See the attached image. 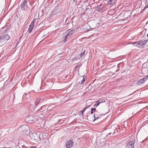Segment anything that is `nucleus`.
Listing matches in <instances>:
<instances>
[{
	"label": "nucleus",
	"mask_w": 148,
	"mask_h": 148,
	"mask_svg": "<svg viewBox=\"0 0 148 148\" xmlns=\"http://www.w3.org/2000/svg\"><path fill=\"white\" fill-rule=\"evenodd\" d=\"M26 119L29 121H32L34 120V118L32 116L30 115L26 118Z\"/></svg>",
	"instance_id": "nucleus-9"
},
{
	"label": "nucleus",
	"mask_w": 148,
	"mask_h": 148,
	"mask_svg": "<svg viewBox=\"0 0 148 148\" xmlns=\"http://www.w3.org/2000/svg\"><path fill=\"white\" fill-rule=\"evenodd\" d=\"M145 64H143V66H145Z\"/></svg>",
	"instance_id": "nucleus-27"
},
{
	"label": "nucleus",
	"mask_w": 148,
	"mask_h": 148,
	"mask_svg": "<svg viewBox=\"0 0 148 148\" xmlns=\"http://www.w3.org/2000/svg\"><path fill=\"white\" fill-rule=\"evenodd\" d=\"M148 40H148H147V41H146V42H147Z\"/></svg>",
	"instance_id": "nucleus-32"
},
{
	"label": "nucleus",
	"mask_w": 148,
	"mask_h": 148,
	"mask_svg": "<svg viewBox=\"0 0 148 148\" xmlns=\"http://www.w3.org/2000/svg\"><path fill=\"white\" fill-rule=\"evenodd\" d=\"M77 68V66H76L75 68Z\"/></svg>",
	"instance_id": "nucleus-28"
},
{
	"label": "nucleus",
	"mask_w": 148,
	"mask_h": 148,
	"mask_svg": "<svg viewBox=\"0 0 148 148\" xmlns=\"http://www.w3.org/2000/svg\"><path fill=\"white\" fill-rule=\"evenodd\" d=\"M24 127L26 128H29L28 126L27 125H24Z\"/></svg>",
	"instance_id": "nucleus-21"
},
{
	"label": "nucleus",
	"mask_w": 148,
	"mask_h": 148,
	"mask_svg": "<svg viewBox=\"0 0 148 148\" xmlns=\"http://www.w3.org/2000/svg\"><path fill=\"white\" fill-rule=\"evenodd\" d=\"M1 30L0 32V44H3L6 42L10 38L8 34H3Z\"/></svg>",
	"instance_id": "nucleus-2"
},
{
	"label": "nucleus",
	"mask_w": 148,
	"mask_h": 148,
	"mask_svg": "<svg viewBox=\"0 0 148 148\" xmlns=\"http://www.w3.org/2000/svg\"><path fill=\"white\" fill-rule=\"evenodd\" d=\"M91 109L92 110L95 111L96 110V109L95 108H91Z\"/></svg>",
	"instance_id": "nucleus-22"
},
{
	"label": "nucleus",
	"mask_w": 148,
	"mask_h": 148,
	"mask_svg": "<svg viewBox=\"0 0 148 148\" xmlns=\"http://www.w3.org/2000/svg\"><path fill=\"white\" fill-rule=\"evenodd\" d=\"M148 40H148H147V41H146V42H147Z\"/></svg>",
	"instance_id": "nucleus-30"
},
{
	"label": "nucleus",
	"mask_w": 148,
	"mask_h": 148,
	"mask_svg": "<svg viewBox=\"0 0 148 148\" xmlns=\"http://www.w3.org/2000/svg\"><path fill=\"white\" fill-rule=\"evenodd\" d=\"M32 135L34 137V140H37L38 138H39L40 136L38 133H33L32 134Z\"/></svg>",
	"instance_id": "nucleus-10"
},
{
	"label": "nucleus",
	"mask_w": 148,
	"mask_h": 148,
	"mask_svg": "<svg viewBox=\"0 0 148 148\" xmlns=\"http://www.w3.org/2000/svg\"><path fill=\"white\" fill-rule=\"evenodd\" d=\"M99 104L100 103H99L98 102V101H97L95 104V106H96V107H97Z\"/></svg>",
	"instance_id": "nucleus-20"
},
{
	"label": "nucleus",
	"mask_w": 148,
	"mask_h": 148,
	"mask_svg": "<svg viewBox=\"0 0 148 148\" xmlns=\"http://www.w3.org/2000/svg\"><path fill=\"white\" fill-rule=\"evenodd\" d=\"M115 2V1L114 0H109L108 2V5H110L112 4Z\"/></svg>",
	"instance_id": "nucleus-11"
},
{
	"label": "nucleus",
	"mask_w": 148,
	"mask_h": 148,
	"mask_svg": "<svg viewBox=\"0 0 148 148\" xmlns=\"http://www.w3.org/2000/svg\"><path fill=\"white\" fill-rule=\"evenodd\" d=\"M93 113V111L92 110V109H91V114H92Z\"/></svg>",
	"instance_id": "nucleus-25"
},
{
	"label": "nucleus",
	"mask_w": 148,
	"mask_h": 148,
	"mask_svg": "<svg viewBox=\"0 0 148 148\" xmlns=\"http://www.w3.org/2000/svg\"><path fill=\"white\" fill-rule=\"evenodd\" d=\"M73 142L72 140H69L67 141L66 143V146L68 148L71 147L73 145Z\"/></svg>",
	"instance_id": "nucleus-7"
},
{
	"label": "nucleus",
	"mask_w": 148,
	"mask_h": 148,
	"mask_svg": "<svg viewBox=\"0 0 148 148\" xmlns=\"http://www.w3.org/2000/svg\"><path fill=\"white\" fill-rule=\"evenodd\" d=\"M85 50L84 49L83 50V51H82L80 54V57L82 58L83 56L85 54Z\"/></svg>",
	"instance_id": "nucleus-19"
},
{
	"label": "nucleus",
	"mask_w": 148,
	"mask_h": 148,
	"mask_svg": "<svg viewBox=\"0 0 148 148\" xmlns=\"http://www.w3.org/2000/svg\"><path fill=\"white\" fill-rule=\"evenodd\" d=\"M30 148H36V147L34 146H32Z\"/></svg>",
	"instance_id": "nucleus-26"
},
{
	"label": "nucleus",
	"mask_w": 148,
	"mask_h": 148,
	"mask_svg": "<svg viewBox=\"0 0 148 148\" xmlns=\"http://www.w3.org/2000/svg\"><path fill=\"white\" fill-rule=\"evenodd\" d=\"M145 8H148V4H147V5H145Z\"/></svg>",
	"instance_id": "nucleus-24"
},
{
	"label": "nucleus",
	"mask_w": 148,
	"mask_h": 148,
	"mask_svg": "<svg viewBox=\"0 0 148 148\" xmlns=\"http://www.w3.org/2000/svg\"><path fill=\"white\" fill-rule=\"evenodd\" d=\"M40 101L41 99L40 98H38L37 99L34 103L35 106L38 104L40 102Z\"/></svg>",
	"instance_id": "nucleus-12"
},
{
	"label": "nucleus",
	"mask_w": 148,
	"mask_h": 148,
	"mask_svg": "<svg viewBox=\"0 0 148 148\" xmlns=\"http://www.w3.org/2000/svg\"><path fill=\"white\" fill-rule=\"evenodd\" d=\"M97 101L99 103H102L103 102H105V100L103 99H99Z\"/></svg>",
	"instance_id": "nucleus-17"
},
{
	"label": "nucleus",
	"mask_w": 148,
	"mask_h": 148,
	"mask_svg": "<svg viewBox=\"0 0 148 148\" xmlns=\"http://www.w3.org/2000/svg\"><path fill=\"white\" fill-rule=\"evenodd\" d=\"M90 105L88 106V107H86L85 108H84L83 110H82L81 111V113H82V115H83V112H84L85 110L87 108H88V107H90Z\"/></svg>",
	"instance_id": "nucleus-18"
},
{
	"label": "nucleus",
	"mask_w": 148,
	"mask_h": 148,
	"mask_svg": "<svg viewBox=\"0 0 148 148\" xmlns=\"http://www.w3.org/2000/svg\"><path fill=\"white\" fill-rule=\"evenodd\" d=\"M94 121H95V120L99 118L100 117V115H98L97 114H94Z\"/></svg>",
	"instance_id": "nucleus-13"
},
{
	"label": "nucleus",
	"mask_w": 148,
	"mask_h": 148,
	"mask_svg": "<svg viewBox=\"0 0 148 148\" xmlns=\"http://www.w3.org/2000/svg\"><path fill=\"white\" fill-rule=\"evenodd\" d=\"M28 0H24L21 5V8L22 10H26L28 9L27 1Z\"/></svg>",
	"instance_id": "nucleus-4"
},
{
	"label": "nucleus",
	"mask_w": 148,
	"mask_h": 148,
	"mask_svg": "<svg viewBox=\"0 0 148 148\" xmlns=\"http://www.w3.org/2000/svg\"><path fill=\"white\" fill-rule=\"evenodd\" d=\"M42 107L43 106H42L41 107H40V109H38V110H42Z\"/></svg>",
	"instance_id": "nucleus-23"
},
{
	"label": "nucleus",
	"mask_w": 148,
	"mask_h": 148,
	"mask_svg": "<svg viewBox=\"0 0 148 148\" xmlns=\"http://www.w3.org/2000/svg\"><path fill=\"white\" fill-rule=\"evenodd\" d=\"M147 79H148V75L145 76L144 78L138 80L137 82V84L139 85H140L144 83L145 81Z\"/></svg>",
	"instance_id": "nucleus-6"
},
{
	"label": "nucleus",
	"mask_w": 148,
	"mask_h": 148,
	"mask_svg": "<svg viewBox=\"0 0 148 148\" xmlns=\"http://www.w3.org/2000/svg\"><path fill=\"white\" fill-rule=\"evenodd\" d=\"M146 43V41L145 40H142L137 42H134L133 44L134 46L138 47H141L145 45Z\"/></svg>",
	"instance_id": "nucleus-3"
},
{
	"label": "nucleus",
	"mask_w": 148,
	"mask_h": 148,
	"mask_svg": "<svg viewBox=\"0 0 148 148\" xmlns=\"http://www.w3.org/2000/svg\"><path fill=\"white\" fill-rule=\"evenodd\" d=\"M147 37H148V34L147 35Z\"/></svg>",
	"instance_id": "nucleus-29"
},
{
	"label": "nucleus",
	"mask_w": 148,
	"mask_h": 148,
	"mask_svg": "<svg viewBox=\"0 0 148 148\" xmlns=\"http://www.w3.org/2000/svg\"><path fill=\"white\" fill-rule=\"evenodd\" d=\"M103 7H102L101 5H99L97 6L96 8V10L97 11H99L103 9Z\"/></svg>",
	"instance_id": "nucleus-14"
},
{
	"label": "nucleus",
	"mask_w": 148,
	"mask_h": 148,
	"mask_svg": "<svg viewBox=\"0 0 148 148\" xmlns=\"http://www.w3.org/2000/svg\"><path fill=\"white\" fill-rule=\"evenodd\" d=\"M75 31V30L74 29L71 30L70 29H68L63 34V36H65V37L64 38L63 41L64 42H65L67 40H68L70 38V37L73 35Z\"/></svg>",
	"instance_id": "nucleus-1"
},
{
	"label": "nucleus",
	"mask_w": 148,
	"mask_h": 148,
	"mask_svg": "<svg viewBox=\"0 0 148 148\" xmlns=\"http://www.w3.org/2000/svg\"><path fill=\"white\" fill-rule=\"evenodd\" d=\"M148 40H148H147V41H146V42H147Z\"/></svg>",
	"instance_id": "nucleus-31"
},
{
	"label": "nucleus",
	"mask_w": 148,
	"mask_h": 148,
	"mask_svg": "<svg viewBox=\"0 0 148 148\" xmlns=\"http://www.w3.org/2000/svg\"><path fill=\"white\" fill-rule=\"evenodd\" d=\"M134 141H132L127 143L125 148H134Z\"/></svg>",
	"instance_id": "nucleus-5"
},
{
	"label": "nucleus",
	"mask_w": 148,
	"mask_h": 148,
	"mask_svg": "<svg viewBox=\"0 0 148 148\" xmlns=\"http://www.w3.org/2000/svg\"><path fill=\"white\" fill-rule=\"evenodd\" d=\"M55 107V106L54 105H51L48 107L47 109H48L49 110H50Z\"/></svg>",
	"instance_id": "nucleus-16"
},
{
	"label": "nucleus",
	"mask_w": 148,
	"mask_h": 148,
	"mask_svg": "<svg viewBox=\"0 0 148 148\" xmlns=\"http://www.w3.org/2000/svg\"><path fill=\"white\" fill-rule=\"evenodd\" d=\"M35 21L34 20L31 23L29 26V27L28 30V32L29 33L31 32L32 30L33 27H34V22Z\"/></svg>",
	"instance_id": "nucleus-8"
},
{
	"label": "nucleus",
	"mask_w": 148,
	"mask_h": 148,
	"mask_svg": "<svg viewBox=\"0 0 148 148\" xmlns=\"http://www.w3.org/2000/svg\"><path fill=\"white\" fill-rule=\"evenodd\" d=\"M86 78V76L85 75H84L83 76V77H82V82L81 83V84H83L84 83V82L85 81V78Z\"/></svg>",
	"instance_id": "nucleus-15"
}]
</instances>
